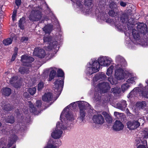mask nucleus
Returning a JSON list of instances; mask_svg holds the SVG:
<instances>
[{
	"label": "nucleus",
	"mask_w": 148,
	"mask_h": 148,
	"mask_svg": "<svg viewBox=\"0 0 148 148\" xmlns=\"http://www.w3.org/2000/svg\"><path fill=\"white\" fill-rule=\"evenodd\" d=\"M113 60L108 56H101L97 60L92 59L86 66L85 73L87 75H90L99 71L101 66L108 67L106 74L107 75H111L113 70H115L114 77L115 79L111 77L108 78V80L112 85L116 84L118 81L123 80L128 77L132 75L130 71L123 68V66L118 63L117 65L112 62Z\"/></svg>",
	"instance_id": "f257e3e1"
},
{
	"label": "nucleus",
	"mask_w": 148,
	"mask_h": 148,
	"mask_svg": "<svg viewBox=\"0 0 148 148\" xmlns=\"http://www.w3.org/2000/svg\"><path fill=\"white\" fill-rule=\"evenodd\" d=\"M114 0H101L99 1L98 6L95 10V14L100 21H103L108 23L111 22L110 19H107L108 15L104 12L106 5H109L111 9L108 13L110 16L115 17L117 15V6L114 2Z\"/></svg>",
	"instance_id": "f03ea898"
},
{
	"label": "nucleus",
	"mask_w": 148,
	"mask_h": 148,
	"mask_svg": "<svg viewBox=\"0 0 148 148\" xmlns=\"http://www.w3.org/2000/svg\"><path fill=\"white\" fill-rule=\"evenodd\" d=\"M106 76L103 73H99L97 74L93 79L92 85L95 87V90L100 91V93H105L107 92L110 89V87L108 83L100 82L106 79ZM101 99L100 93L96 92L95 94L94 100L96 101H99Z\"/></svg>",
	"instance_id": "7ed1b4c3"
},
{
	"label": "nucleus",
	"mask_w": 148,
	"mask_h": 148,
	"mask_svg": "<svg viewBox=\"0 0 148 148\" xmlns=\"http://www.w3.org/2000/svg\"><path fill=\"white\" fill-rule=\"evenodd\" d=\"M64 84L63 80L58 79L54 82L53 89L56 95V97H53L51 93H45L42 97V100L45 101L49 102L52 100H56L60 95Z\"/></svg>",
	"instance_id": "20e7f679"
},
{
	"label": "nucleus",
	"mask_w": 148,
	"mask_h": 148,
	"mask_svg": "<svg viewBox=\"0 0 148 148\" xmlns=\"http://www.w3.org/2000/svg\"><path fill=\"white\" fill-rule=\"evenodd\" d=\"M74 110V103H72L66 107L62 111L60 116L62 122H71L74 120L72 111Z\"/></svg>",
	"instance_id": "39448f33"
},
{
	"label": "nucleus",
	"mask_w": 148,
	"mask_h": 148,
	"mask_svg": "<svg viewBox=\"0 0 148 148\" xmlns=\"http://www.w3.org/2000/svg\"><path fill=\"white\" fill-rule=\"evenodd\" d=\"M145 121L144 116L138 114L135 116V119L129 121L127 123V128L130 130H136L140 126L141 124H143Z\"/></svg>",
	"instance_id": "423d86ee"
},
{
	"label": "nucleus",
	"mask_w": 148,
	"mask_h": 148,
	"mask_svg": "<svg viewBox=\"0 0 148 148\" xmlns=\"http://www.w3.org/2000/svg\"><path fill=\"white\" fill-rule=\"evenodd\" d=\"M92 0H85L84 4L85 7L82 5V2L79 0L77 1L76 4L79 8L81 12L84 15H87L92 13Z\"/></svg>",
	"instance_id": "0eeeda50"
},
{
	"label": "nucleus",
	"mask_w": 148,
	"mask_h": 148,
	"mask_svg": "<svg viewBox=\"0 0 148 148\" xmlns=\"http://www.w3.org/2000/svg\"><path fill=\"white\" fill-rule=\"evenodd\" d=\"M61 122V123L59 122L57 123L56 128L51 133V136L54 138H59L61 136L62 131L61 129L63 130H69V126H66L67 122H65L64 121Z\"/></svg>",
	"instance_id": "6e6552de"
},
{
	"label": "nucleus",
	"mask_w": 148,
	"mask_h": 148,
	"mask_svg": "<svg viewBox=\"0 0 148 148\" xmlns=\"http://www.w3.org/2000/svg\"><path fill=\"white\" fill-rule=\"evenodd\" d=\"M148 81L146 80L147 85L142 89L138 87L135 88L127 95L128 98H131L136 96L138 94H141L143 97L148 99Z\"/></svg>",
	"instance_id": "1a4fd4ad"
},
{
	"label": "nucleus",
	"mask_w": 148,
	"mask_h": 148,
	"mask_svg": "<svg viewBox=\"0 0 148 148\" xmlns=\"http://www.w3.org/2000/svg\"><path fill=\"white\" fill-rule=\"evenodd\" d=\"M140 134H142V137H137L136 140V145H138L137 148H148L147 141L144 140L143 138H148V129L146 128L143 130Z\"/></svg>",
	"instance_id": "9d476101"
},
{
	"label": "nucleus",
	"mask_w": 148,
	"mask_h": 148,
	"mask_svg": "<svg viewBox=\"0 0 148 148\" xmlns=\"http://www.w3.org/2000/svg\"><path fill=\"white\" fill-rule=\"evenodd\" d=\"M128 15L126 14H123L121 18L119 17L118 20L120 19V21L119 22H116L115 23L116 28L121 31L125 32L127 29L126 22L128 21Z\"/></svg>",
	"instance_id": "9b49d317"
},
{
	"label": "nucleus",
	"mask_w": 148,
	"mask_h": 148,
	"mask_svg": "<svg viewBox=\"0 0 148 148\" xmlns=\"http://www.w3.org/2000/svg\"><path fill=\"white\" fill-rule=\"evenodd\" d=\"M80 103L79 104V107L80 108V114L79 118L81 122H83L85 117L86 115L85 112L86 108L89 106V104L85 101H81Z\"/></svg>",
	"instance_id": "f8f14e48"
},
{
	"label": "nucleus",
	"mask_w": 148,
	"mask_h": 148,
	"mask_svg": "<svg viewBox=\"0 0 148 148\" xmlns=\"http://www.w3.org/2000/svg\"><path fill=\"white\" fill-rule=\"evenodd\" d=\"M43 40L44 42H47L49 43V46H48V49H53L57 48V46H58V48L59 47L58 41L53 39L52 42L51 38L50 36H45Z\"/></svg>",
	"instance_id": "ddd939ff"
},
{
	"label": "nucleus",
	"mask_w": 148,
	"mask_h": 148,
	"mask_svg": "<svg viewBox=\"0 0 148 148\" xmlns=\"http://www.w3.org/2000/svg\"><path fill=\"white\" fill-rule=\"evenodd\" d=\"M42 17L41 12L35 9H33L31 12L29 16V19L32 21H38Z\"/></svg>",
	"instance_id": "4468645a"
},
{
	"label": "nucleus",
	"mask_w": 148,
	"mask_h": 148,
	"mask_svg": "<svg viewBox=\"0 0 148 148\" xmlns=\"http://www.w3.org/2000/svg\"><path fill=\"white\" fill-rule=\"evenodd\" d=\"M34 55L40 58H43L46 55L45 51L38 47L36 48L33 52Z\"/></svg>",
	"instance_id": "2eb2a0df"
},
{
	"label": "nucleus",
	"mask_w": 148,
	"mask_h": 148,
	"mask_svg": "<svg viewBox=\"0 0 148 148\" xmlns=\"http://www.w3.org/2000/svg\"><path fill=\"white\" fill-rule=\"evenodd\" d=\"M21 60L23 65L25 66H28L29 64L34 61V59L27 55H24L21 57Z\"/></svg>",
	"instance_id": "dca6fc26"
},
{
	"label": "nucleus",
	"mask_w": 148,
	"mask_h": 148,
	"mask_svg": "<svg viewBox=\"0 0 148 148\" xmlns=\"http://www.w3.org/2000/svg\"><path fill=\"white\" fill-rule=\"evenodd\" d=\"M92 120L96 124H102L104 122V120L103 117L101 114H96L94 115Z\"/></svg>",
	"instance_id": "f3484780"
},
{
	"label": "nucleus",
	"mask_w": 148,
	"mask_h": 148,
	"mask_svg": "<svg viewBox=\"0 0 148 148\" xmlns=\"http://www.w3.org/2000/svg\"><path fill=\"white\" fill-rule=\"evenodd\" d=\"M138 30L141 33L146 35L147 32V28L145 24L143 23H139L137 24Z\"/></svg>",
	"instance_id": "a211bd4d"
},
{
	"label": "nucleus",
	"mask_w": 148,
	"mask_h": 148,
	"mask_svg": "<svg viewBox=\"0 0 148 148\" xmlns=\"http://www.w3.org/2000/svg\"><path fill=\"white\" fill-rule=\"evenodd\" d=\"M113 129L116 131L122 130L124 127V125L122 123L119 121H116L113 125Z\"/></svg>",
	"instance_id": "6ab92c4d"
},
{
	"label": "nucleus",
	"mask_w": 148,
	"mask_h": 148,
	"mask_svg": "<svg viewBox=\"0 0 148 148\" xmlns=\"http://www.w3.org/2000/svg\"><path fill=\"white\" fill-rule=\"evenodd\" d=\"M58 141H56L53 139L49 140L47 145L44 148H58Z\"/></svg>",
	"instance_id": "aec40b11"
},
{
	"label": "nucleus",
	"mask_w": 148,
	"mask_h": 148,
	"mask_svg": "<svg viewBox=\"0 0 148 148\" xmlns=\"http://www.w3.org/2000/svg\"><path fill=\"white\" fill-rule=\"evenodd\" d=\"M127 105L126 101L125 100H122L116 104V108L122 110H124Z\"/></svg>",
	"instance_id": "412c9836"
},
{
	"label": "nucleus",
	"mask_w": 148,
	"mask_h": 148,
	"mask_svg": "<svg viewBox=\"0 0 148 148\" xmlns=\"http://www.w3.org/2000/svg\"><path fill=\"white\" fill-rule=\"evenodd\" d=\"M28 105L29 107V110L30 112L33 113L34 114H36V108L34 107L33 104L30 101L28 102Z\"/></svg>",
	"instance_id": "4be33fe9"
},
{
	"label": "nucleus",
	"mask_w": 148,
	"mask_h": 148,
	"mask_svg": "<svg viewBox=\"0 0 148 148\" xmlns=\"http://www.w3.org/2000/svg\"><path fill=\"white\" fill-rule=\"evenodd\" d=\"M52 25H46L44 27L43 29L45 32L47 33H50L52 30Z\"/></svg>",
	"instance_id": "5701e85b"
},
{
	"label": "nucleus",
	"mask_w": 148,
	"mask_h": 148,
	"mask_svg": "<svg viewBox=\"0 0 148 148\" xmlns=\"http://www.w3.org/2000/svg\"><path fill=\"white\" fill-rule=\"evenodd\" d=\"M116 62V63L123 64L125 62L124 59L121 56H116L115 59Z\"/></svg>",
	"instance_id": "b1692460"
},
{
	"label": "nucleus",
	"mask_w": 148,
	"mask_h": 148,
	"mask_svg": "<svg viewBox=\"0 0 148 148\" xmlns=\"http://www.w3.org/2000/svg\"><path fill=\"white\" fill-rule=\"evenodd\" d=\"M146 106V103L145 101L138 102L136 104V106L139 109L143 108Z\"/></svg>",
	"instance_id": "393cba45"
},
{
	"label": "nucleus",
	"mask_w": 148,
	"mask_h": 148,
	"mask_svg": "<svg viewBox=\"0 0 148 148\" xmlns=\"http://www.w3.org/2000/svg\"><path fill=\"white\" fill-rule=\"evenodd\" d=\"M137 79L136 76L132 77L129 78L126 81V82L130 86L132 84L135 83V80Z\"/></svg>",
	"instance_id": "a878e982"
},
{
	"label": "nucleus",
	"mask_w": 148,
	"mask_h": 148,
	"mask_svg": "<svg viewBox=\"0 0 148 148\" xmlns=\"http://www.w3.org/2000/svg\"><path fill=\"white\" fill-rule=\"evenodd\" d=\"M11 93V89L9 88H3V94L5 96H9Z\"/></svg>",
	"instance_id": "bb28decb"
},
{
	"label": "nucleus",
	"mask_w": 148,
	"mask_h": 148,
	"mask_svg": "<svg viewBox=\"0 0 148 148\" xmlns=\"http://www.w3.org/2000/svg\"><path fill=\"white\" fill-rule=\"evenodd\" d=\"M103 114L105 117L106 121L109 123H111L112 121V119L111 116L106 112H103Z\"/></svg>",
	"instance_id": "cd10ccee"
},
{
	"label": "nucleus",
	"mask_w": 148,
	"mask_h": 148,
	"mask_svg": "<svg viewBox=\"0 0 148 148\" xmlns=\"http://www.w3.org/2000/svg\"><path fill=\"white\" fill-rule=\"evenodd\" d=\"M132 35L134 40L136 41L138 40L139 39L140 35L138 32L136 30H133L132 31Z\"/></svg>",
	"instance_id": "c85d7f7f"
},
{
	"label": "nucleus",
	"mask_w": 148,
	"mask_h": 148,
	"mask_svg": "<svg viewBox=\"0 0 148 148\" xmlns=\"http://www.w3.org/2000/svg\"><path fill=\"white\" fill-rule=\"evenodd\" d=\"M130 86V84H128L126 82V83L123 84L121 86L122 91L124 92L125 91L127 90Z\"/></svg>",
	"instance_id": "c756f323"
},
{
	"label": "nucleus",
	"mask_w": 148,
	"mask_h": 148,
	"mask_svg": "<svg viewBox=\"0 0 148 148\" xmlns=\"http://www.w3.org/2000/svg\"><path fill=\"white\" fill-rule=\"evenodd\" d=\"M139 43L143 47L148 46V38H145L142 40Z\"/></svg>",
	"instance_id": "7c9ffc66"
},
{
	"label": "nucleus",
	"mask_w": 148,
	"mask_h": 148,
	"mask_svg": "<svg viewBox=\"0 0 148 148\" xmlns=\"http://www.w3.org/2000/svg\"><path fill=\"white\" fill-rule=\"evenodd\" d=\"M12 39L9 38L3 40V43L5 45H8L12 43Z\"/></svg>",
	"instance_id": "2f4dec72"
},
{
	"label": "nucleus",
	"mask_w": 148,
	"mask_h": 148,
	"mask_svg": "<svg viewBox=\"0 0 148 148\" xmlns=\"http://www.w3.org/2000/svg\"><path fill=\"white\" fill-rule=\"evenodd\" d=\"M114 114L116 117L118 119H121L124 118V114L122 113H119L115 112H114Z\"/></svg>",
	"instance_id": "473e14b6"
},
{
	"label": "nucleus",
	"mask_w": 148,
	"mask_h": 148,
	"mask_svg": "<svg viewBox=\"0 0 148 148\" xmlns=\"http://www.w3.org/2000/svg\"><path fill=\"white\" fill-rule=\"evenodd\" d=\"M111 91L114 94H119L121 92V89L120 88L116 87L112 88L111 89Z\"/></svg>",
	"instance_id": "72a5a7b5"
},
{
	"label": "nucleus",
	"mask_w": 148,
	"mask_h": 148,
	"mask_svg": "<svg viewBox=\"0 0 148 148\" xmlns=\"http://www.w3.org/2000/svg\"><path fill=\"white\" fill-rule=\"evenodd\" d=\"M25 23V21L24 18H21L19 21V26L21 29H24V24Z\"/></svg>",
	"instance_id": "f704fd0d"
},
{
	"label": "nucleus",
	"mask_w": 148,
	"mask_h": 148,
	"mask_svg": "<svg viewBox=\"0 0 148 148\" xmlns=\"http://www.w3.org/2000/svg\"><path fill=\"white\" fill-rule=\"evenodd\" d=\"M56 73V72L54 70H52L51 71L49 74V81H51L54 78Z\"/></svg>",
	"instance_id": "c9c22d12"
},
{
	"label": "nucleus",
	"mask_w": 148,
	"mask_h": 148,
	"mask_svg": "<svg viewBox=\"0 0 148 148\" xmlns=\"http://www.w3.org/2000/svg\"><path fill=\"white\" fill-rule=\"evenodd\" d=\"M5 121L8 123H13L14 122V117L13 116H11L5 119Z\"/></svg>",
	"instance_id": "e433bc0d"
},
{
	"label": "nucleus",
	"mask_w": 148,
	"mask_h": 148,
	"mask_svg": "<svg viewBox=\"0 0 148 148\" xmlns=\"http://www.w3.org/2000/svg\"><path fill=\"white\" fill-rule=\"evenodd\" d=\"M19 71L21 74H24L25 73H28V70L26 68L24 67H20L19 70Z\"/></svg>",
	"instance_id": "4c0bfd02"
},
{
	"label": "nucleus",
	"mask_w": 148,
	"mask_h": 148,
	"mask_svg": "<svg viewBox=\"0 0 148 148\" xmlns=\"http://www.w3.org/2000/svg\"><path fill=\"white\" fill-rule=\"evenodd\" d=\"M2 109H3L7 111L10 110L11 109L10 105L9 104L5 105L4 106H2Z\"/></svg>",
	"instance_id": "58836bf2"
},
{
	"label": "nucleus",
	"mask_w": 148,
	"mask_h": 148,
	"mask_svg": "<svg viewBox=\"0 0 148 148\" xmlns=\"http://www.w3.org/2000/svg\"><path fill=\"white\" fill-rule=\"evenodd\" d=\"M36 89L35 87L30 88L29 89V92L31 95H33L36 92Z\"/></svg>",
	"instance_id": "ea45409f"
},
{
	"label": "nucleus",
	"mask_w": 148,
	"mask_h": 148,
	"mask_svg": "<svg viewBox=\"0 0 148 148\" xmlns=\"http://www.w3.org/2000/svg\"><path fill=\"white\" fill-rule=\"evenodd\" d=\"M18 50V48H15V51H16V52H15L13 54L11 60L12 61H14L17 55V51Z\"/></svg>",
	"instance_id": "a19ab883"
},
{
	"label": "nucleus",
	"mask_w": 148,
	"mask_h": 148,
	"mask_svg": "<svg viewBox=\"0 0 148 148\" xmlns=\"http://www.w3.org/2000/svg\"><path fill=\"white\" fill-rule=\"evenodd\" d=\"M57 72L58 76L60 77H63L64 76V72L61 69H59Z\"/></svg>",
	"instance_id": "79ce46f5"
},
{
	"label": "nucleus",
	"mask_w": 148,
	"mask_h": 148,
	"mask_svg": "<svg viewBox=\"0 0 148 148\" xmlns=\"http://www.w3.org/2000/svg\"><path fill=\"white\" fill-rule=\"evenodd\" d=\"M18 77H15L12 78L10 80V83L11 84H13L16 82V80Z\"/></svg>",
	"instance_id": "37998d69"
},
{
	"label": "nucleus",
	"mask_w": 148,
	"mask_h": 148,
	"mask_svg": "<svg viewBox=\"0 0 148 148\" xmlns=\"http://www.w3.org/2000/svg\"><path fill=\"white\" fill-rule=\"evenodd\" d=\"M44 87V84L43 82H40L38 84V90H40Z\"/></svg>",
	"instance_id": "c03bdc74"
},
{
	"label": "nucleus",
	"mask_w": 148,
	"mask_h": 148,
	"mask_svg": "<svg viewBox=\"0 0 148 148\" xmlns=\"http://www.w3.org/2000/svg\"><path fill=\"white\" fill-rule=\"evenodd\" d=\"M41 104V101L40 100H38L37 101L36 103V106L37 107L40 106Z\"/></svg>",
	"instance_id": "a18cd8bd"
},
{
	"label": "nucleus",
	"mask_w": 148,
	"mask_h": 148,
	"mask_svg": "<svg viewBox=\"0 0 148 148\" xmlns=\"http://www.w3.org/2000/svg\"><path fill=\"white\" fill-rule=\"evenodd\" d=\"M21 3V0H16L15 3L16 4L17 6L20 5Z\"/></svg>",
	"instance_id": "49530a36"
},
{
	"label": "nucleus",
	"mask_w": 148,
	"mask_h": 148,
	"mask_svg": "<svg viewBox=\"0 0 148 148\" xmlns=\"http://www.w3.org/2000/svg\"><path fill=\"white\" fill-rule=\"evenodd\" d=\"M28 40V38L27 37H23L21 38V41L22 42H25L27 41Z\"/></svg>",
	"instance_id": "de8ad7c7"
},
{
	"label": "nucleus",
	"mask_w": 148,
	"mask_h": 148,
	"mask_svg": "<svg viewBox=\"0 0 148 148\" xmlns=\"http://www.w3.org/2000/svg\"><path fill=\"white\" fill-rule=\"evenodd\" d=\"M120 5L122 7H125L127 5V3L123 1H121L120 2Z\"/></svg>",
	"instance_id": "09e8293b"
},
{
	"label": "nucleus",
	"mask_w": 148,
	"mask_h": 148,
	"mask_svg": "<svg viewBox=\"0 0 148 148\" xmlns=\"http://www.w3.org/2000/svg\"><path fill=\"white\" fill-rule=\"evenodd\" d=\"M14 141H11V142L9 143L8 145V146L9 147H11L12 145L13 144Z\"/></svg>",
	"instance_id": "8fccbe9b"
},
{
	"label": "nucleus",
	"mask_w": 148,
	"mask_h": 148,
	"mask_svg": "<svg viewBox=\"0 0 148 148\" xmlns=\"http://www.w3.org/2000/svg\"><path fill=\"white\" fill-rule=\"evenodd\" d=\"M16 16L12 15V20L13 21H14L15 20V18H16Z\"/></svg>",
	"instance_id": "3c124183"
},
{
	"label": "nucleus",
	"mask_w": 148,
	"mask_h": 148,
	"mask_svg": "<svg viewBox=\"0 0 148 148\" xmlns=\"http://www.w3.org/2000/svg\"><path fill=\"white\" fill-rule=\"evenodd\" d=\"M16 10L14 11L13 12L12 15L16 16Z\"/></svg>",
	"instance_id": "603ef678"
},
{
	"label": "nucleus",
	"mask_w": 148,
	"mask_h": 148,
	"mask_svg": "<svg viewBox=\"0 0 148 148\" xmlns=\"http://www.w3.org/2000/svg\"><path fill=\"white\" fill-rule=\"evenodd\" d=\"M132 41H130V42H129V43H128L127 42V45L128 46H130V45H129L130 44V43H131L132 42Z\"/></svg>",
	"instance_id": "864d4df0"
},
{
	"label": "nucleus",
	"mask_w": 148,
	"mask_h": 148,
	"mask_svg": "<svg viewBox=\"0 0 148 148\" xmlns=\"http://www.w3.org/2000/svg\"><path fill=\"white\" fill-rule=\"evenodd\" d=\"M146 115H147V116L146 117L148 121V113H147L146 114Z\"/></svg>",
	"instance_id": "5fc2aeb1"
},
{
	"label": "nucleus",
	"mask_w": 148,
	"mask_h": 148,
	"mask_svg": "<svg viewBox=\"0 0 148 148\" xmlns=\"http://www.w3.org/2000/svg\"><path fill=\"white\" fill-rule=\"evenodd\" d=\"M1 122H0V126H1Z\"/></svg>",
	"instance_id": "6e6d98bb"
},
{
	"label": "nucleus",
	"mask_w": 148,
	"mask_h": 148,
	"mask_svg": "<svg viewBox=\"0 0 148 148\" xmlns=\"http://www.w3.org/2000/svg\"><path fill=\"white\" fill-rule=\"evenodd\" d=\"M73 2V0H71Z\"/></svg>",
	"instance_id": "4d7b16f0"
},
{
	"label": "nucleus",
	"mask_w": 148,
	"mask_h": 148,
	"mask_svg": "<svg viewBox=\"0 0 148 148\" xmlns=\"http://www.w3.org/2000/svg\"><path fill=\"white\" fill-rule=\"evenodd\" d=\"M15 87H16V88H18V86H17H17H15Z\"/></svg>",
	"instance_id": "13d9d810"
},
{
	"label": "nucleus",
	"mask_w": 148,
	"mask_h": 148,
	"mask_svg": "<svg viewBox=\"0 0 148 148\" xmlns=\"http://www.w3.org/2000/svg\"><path fill=\"white\" fill-rule=\"evenodd\" d=\"M133 42H134V43H136V42L134 41H133Z\"/></svg>",
	"instance_id": "bf43d9fd"
},
{
	"label": "nucleus",
	"mask_w": 148,
	"mask_h": 148,
	"mask_svg": "<svg viewBox=\"0 0 148 148\" xmlns=\"http://www.w3.org/2000/svg\"><path fill=\"white\" fill-rule=\"evenodd\" d=\"M12 148H15V147H13Z\"/></svg>",
	"instance_id": "052dcab7"
},
{
	"label": "nucleus",
	"mask_w": 148,
	"mask_h": 148,
	"mask_svg": "<svg viewBox=\"0 0 148 148\" xmlns=\"http://www.w3.org/2000/svg\"><path fill=\"white\" fill-rule=\"evenodd\" d=\"M2 148H5V147H2Z\"/></svg>",
	"instance_id": "680f3d73"
},
{
	"label": "nucleus",
	"mask_w": 148,
	"mask_h": 148,
	"mask_svg": "<svg viewBox=\"0 0 148 148\" xmlns=\"http://www.w3.org/2000/svg\"><path fill=\"white\" fill-rule=\"evenodd\" d=\"M138 136H140V134H138Z\"/></svg>",
	"instance_id": "e2e57ef3"
}]
</instances>
